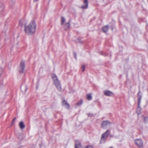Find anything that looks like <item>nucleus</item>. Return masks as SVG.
Here are the masks:
<instances>
[{"instance_id":"nucleus-1","label":"nucleus","mask_w":148,"mask_h":148,"mask_svg":"<svg viewBox=\"0 0 148 148\" xmlns=\"http://www.w3.org/2000/svg\"><path fill=\"white\" fill-rule=\"evenodd\" d=\"M36 28V22L33 21H32L28 25L25 26V31L26 34L32 35L35 32Z\"/></svg>"},{"instance_id":"nucleus-2","label":"nucleus","mask_w":148,"mask_h":148,"mask_svg":"<svg viewBox=\"0 0 148 148\" xmlns=\"http://www.w3.org/2000/svg\"><path fill=\"white\" fill-rule=\"evenodd\" d=\"M109 131V130H108L102 134L100 140L101 143H103L105 142L106 139L109 136V133L108 132Z\"/></svg>"},{"instance_id":"nucleus-3","label":"nucleus","mask_w":148,"mask_h":148,"mask_svg":"<svg viewBox=\"0 0 148 148\" xmlns=\"http://www.w3.org/2000/svg\"><path fill=\"white\" fill-rule=\"evenodd\" d=\"M111 123L108 120L104 121H103L101 126L103 129H106L108 127H109L110 126Z\"/></svg>"},{"instance_id":"nucleus-4","label":"nucleus","mask_w":148,"mask_h":148,"mask_svg":"<svg viewBox=\"0 0 148 148\" xmlns=\"http://www.w3.org/2000/svg\"><path fill=\"white\" fill-rule=\"evenodd\" d=\"M134 141L135 144L138 147H141L143 146V142L141 139H136Z\"/></svg>"},{"instance_id":"nucleus-5","label":"nucleus","mask_w":148,"mask_h":148,"mask_svg":"<svg viewBox=\"0 0 148 148\" xmlns=\"http://www.w3.org/2000/svg\"><path fill=\"white\" fill-rule=\"evenodd\" d=\"M88 0H84L83 1V4L81 8L83 9H86L88 8Z\"/></svg>"},{"instance_id":"nucleus-6","label":"nucleus","mask_w":148,"mask_h":148,"mask_svg":"<svg viewBox=\"0 0 148 148\" xmlns=\"http://www.w3.org/2000/svg\"><path fill=\"white\" fill-rule=\"evenodd\" d=\"M62 104L64 106V107L66 108L69 109L70 107L69 105L67 103L66 101L65 100H63L62 101Z\"/></svg>"},{"instance_id":"nucleus-7","label":"nucleus","mask_w":148,"mask_h":148,"mask_svg":"<svg viewBox=\"0 0 148 148\" xmlns=\"http://www.w3.org/2000/svg\"><path fill=\"white\" fill-rule=\"evenodd\" d=\"M20 67L22 69V70H20V71L23 73L25 68V62L23 61H22L20 63Z\"/></svg>"},{"instance_id":"nucleus-8","label":"nucleus","mask_w":148,"mask_h":148,"mask_svg":"<svg viewBox=\"0 0 148 148\" xmlns=\"http://www.w3.org/2000/svg\"><path fill=\"white\" fill-rule=\"evenodd\" d=\"M70 22L71 20H70L67 23L65 24L64 26V29L65 30H68L70 28Z\"/></svg>"},{"instance_id":"nucleus-9","label":"nucleus","mask_w":148,"mask_h":148,"mask_svg":"<svg viewBox=\"0 0 148 148\" xmlns=\"http://www.w3.org/2000/svg\"><path fill=\"white\" fill-rule=\"evenodd\" d=\"M82 146L81 144L79 141H75V148H81Z\"/></svg>"},{"instance_id":"nucleus-10","label":"nucleus","mask_w":148,"mask_h":148,"mask_svg":"<svg viewBox=\"0 0 148 148\" xmlns=\"http://www.w3.org/2000/svg\"><path fill=\"white\" fill-rule=\"evenodd\" d=\"M104 94L107 96H111L112 94V92L109 90H105L104 92Z\"/></svg>"},{"instance_id":"nucleus-11","label":"nucleus","mask_w":148,"mask_h":148,"mask_svg":"<svg viewBox=\"0 0 148 148\" xmlns=\"http://www.w3.org/2000/svg\"><path fill=\"white\" fill-rule=\"evenodd\" d=\"M83 103V101L82 99H81L79 101H78L77 103L75 106V108H77L78 107L81 106Z\"/></svg>"},{"instance_id":"nucleus-12","label":"nucleus","mask_w":148,"mask_h":148,"mask_svg":"<svg viewBox=\"0 0 148 148\" xmlns=\"http://www.w3.org/2000/svg\"><path fill=\"white\" fill-rule=\"evenodd\" d=\"M103 30L105 33L107 32L109 30V27L108 25L104 26L103 27Z\"/></svg>"},{"instance_id":"nucleus-13","label":"nucleus","mask_w":148,"mask_h":148,"mask_svg":"<svg viewBox=\"0 0 148 148\" xmlns=\"http://www.w3.org/2000/svg\"><path fill=\"white\" fill-rule=\"evenodd\" d=\"M21 89L22 91L23 92H25L27 90V86H25L24 87H21Z\"/></svg>"},{"instance_id":"nucleus-14","label":"nucleus","mask_w":148,"mask_h":148,"mask_svg":"<svg viewBox=\"0 0 148 148\" xmlns=\"http://www.w3.org/2000/svg\"><path fill=\"white\" fill-rule=\"evenodd\" d=\"M141 108L140 106V105H138V107L136 109V111L137 114H140L141 113Z\"/></svg>"},{"instance_id":"nucleus-15","label":"nucleus","mask_w":148,"mask_h":148,"mask_svg":"<svg viewBox=\"0 0 148 148\" xmlns=\"http://www.w3.org/2000/svg\"><path fill=\"white\" fill-rule=\"evenodd\" d=\"M19 127L21 129H23L25 128V126L23 122L21 121L19 123Z\"/></svg>"},{"instance_id":"nucleus-16","label":"nucleus","mask_w":148,"mask_h":148,"mask_svg":"<svg viewBox=\"0 0 148 148\" xmlns=\"http://www.w3.org/2000/svg\"><path fill=\"white\" fill-rule=\"evenodd\" d=\"M57 89L59 91H61L62 90V87L60 83H59V84H58L55 86Z\"/></svg>"},{"instance_id":"nucleus-17","label":"nucleus","mask_w":148,"mask_h":148,"mask_svg":"<svg viewBox=\"0 0 148 148\" xmlns=\"http://www.w3.org/2000/svg\"><path fill=\"white\" fill-rule=\"evenodd\" d=\"M87 98L88 100H92V97L90 93L88 94L87 95Z\"/></svg>"},{"instance_id":"nucleus-18","label":"nucleus","mask_w":148,"mask_h":148,"mask_svg":"<svg viewBox=\"0 0 148 148\" xmlns=\"http://www.w3.org/2000/svg\"><path fill=\"white\" fill-rule=\"evenodd\" d=\"M61 25H62L65 21V19L64 17L62 16L61 17Z\"/></svg>"},{"instance_id":"nucleus-19","label":"nucleus","mask_w":148,"mask_h":148,"mask_svg":"<svg viewBox=\"0 0 148 148\" xmlns=\"http://www.w3.org/2000/svg\"><path fill=\"white\" fill-rule=\"evenodd\" d=\"M52 78L53 81L58 80V77L55 74H53L52 75Z\"/></svg>"},{"instance_id":"nucleus-20","label":"nucleus","mask_w":148,"mask_h":148,"mask_svg":"<svg viewBox=\"0 0 148 148\" xmlns=\"http://www.w3.org/2000/svg\"><path fill=\"white\" fill-rule=\"evenodd\" d=\"M141 97V96L140 95L138 96V105L139 106L140 104Z\"/></svg>"},{"instance_id":"nucleus-21","label":"nucleus","mask_w":148,"mask_h":148,"mask_svg":"<svg viewBox=\"0 0 148 148\" xmlns=\"http://www.w3.org/2000/svg\"><path fill=\"white\" fill-rule=\"evenodd\" d=\"M4 6L3 4H1L0 5V9H1V11H2L4 9Z\"/></svg>"},{"instance_id":"nucleus-22","label":"nucleus","mask_w":148,"mask_h":148,"mask_svg":"<svg viewBox=\"0 0 148 148\" xmlns=\"http://www.w3.org/2000/svg\"><path fill=\"white\" fill-rule=\"evenodd\" d=\"M54 85L56 86L58 84H59V83H60L58 79L56 80H55V81H54Z\"/></svg>"},{"instance_id":"nucleus-23","label":"nucleus","mask_w":148,"mask_h":148,"mask_svg":"<svg viewBox=\"0 0 148 148\" xmlns=\"http://www.w3.org/2000/svg\"><path fill=\"white\" fill-rule=\"evenodd\" d=\"M144 121L145 123H148V117H146L145 118Z\"/></svg>"},{"instance_id":"nucleus-24","label":"nucleus","mask_w":148,"mask_h":148,"mask_svg":"<svg viewBox=\"0 0 148 148\" xmlns=\"http://www.w3.org/2000/svg\"><path fill=\"white\" fill-rule=\"evenodd\" d=\"M85 148H93V147L92 145H88L86 146Z\"/></svg>"},{"instance_id":"nucleus-25","label":"nucleus","mask_w":148,"mask_h":148,"mask_svg":"<svg viewBox=\"0 0 148 148\" xmlns=\"http://www.w3.org/2000/svg\"><path fill=\"white\" fill-rule=\"evenodd\" d=\"M82 72H84V71L85 70V66L84 65H83L82 66Z\"/></svg>"},{"instance_id":"nucleus-26","label":"nucleus","mask_w":148,"mask_h":148,"mask_svg":"<svg viewBox=\"0 0 148 148\" xmlns=\"http://www.w3.org/2000/svg\"><path fill=\"white\" fill-rule=\"evenodd\" d=\"M93 115V114H88V116H92Z\"/></svg>"},{"instance_id":"nucleus-27","label":"nucleus","mask_w":148,"mask_h":148,"mask_svg":"<svg viewBox=\"0 0 148 148\" xmlns=\"http://www.w3.org/2000/svg\"><path fill=\"white\" fill-rule=\"evenodd\" d=\"M21 20L20 21L19 23H20V25H21V26L22 27L23 26V25L21 24Z\"/></svg>"},{"instance_id":"nucleus-28","label":"nucleus","mask_w":148,"mask_h":148,"mask_svg":"<svg viewBox=\"0 0 148 148\" xmlns=\"http://www.w3.org/2000/svg\"><path fill=\"white\" fill-rule=\"evenodd\" d=\"M73 54L74 56H77L76 53L75 52H74L73 53Z\"/></svg>"},{"instance_id":"nucleus-29","label":"nucleus","mask_w":148,"mask_h":148,"mask_svg":"<svg viewBox=\"0 0 148 148\" xmlns=\"http://www.w3.org/2000/svg\"><path fill=\"white\" fill-rule=\"evenodd\" d=\"M34 2H36L38 1L39 0H33Z\"/></svg>"},{"instance_id":"nucleus-30","label":"nucleus","mask_w":148,"mask_h":148,"mask_svg":"<svg viewBox=\"0 0 148 148\" xmlns=\"http://www.w3.org/2000/svg\"><path fill=\"white\" fill-rule=\"evenodd\" d=\"M15 119H16V118H14L13 119V122H14V121L15 120Z\"/></svg>"},{"instance_id":"nucleus-31","label":"nucleus","mask_w":148,"mask_h":148,"mask_svg":"<svg viewBox=\"0 0 148 148\" xmlns=\"http://www.w3.org/2000/svg\"><path fill=\"white\" fill-rule=\"evenodd\" d=\"M75 58L76 60H77V56H75Z\"/></svg>"},{"instance_id":"nucleus-32","label":"nucleus","mask_w":148,"mask_h":148,"mask_svg":"<svg viewBox=\"0 0 148 148\" xmlns=\"http://www.w3.org/2000/svg\"><path fill=\"white\" fill-rule=\"evenodd\" d=\"M112 31H113V27H112Z\"/></svg>"},{"instance_id":"nucleus-33","label":"nucleus","mask_w":148,"mask_h":148,"mask_svg":"<svg viewBox=\"0 0 148 148\" xmlns=\"http://www.w3.org/2000/svg\"><path fill=\"white\" fill-rule=\"evenodd\" d=\"M109 148H113L112 147H110Z\"/></svg>"}]
</instances>
